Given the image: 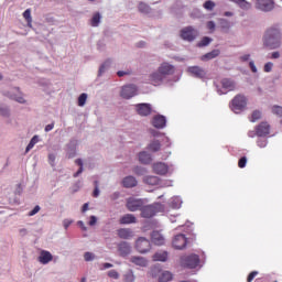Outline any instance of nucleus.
Masks as SVG:
<instances>
[{"label": "nucleus", "mask_w": 282, "mask_h": 282, "mask_svg": "<svg viewBox=\"0 0 282 282\" xmlns=\"http://www.w3.org/2000/svg\"><path fill=\"white\" fill-rule=\"evenodd\" d=\"M223 89H227V91H235V83L232 79L224 78L221 80Z\"/></svg>", "instance_id": "29"}, {"label": "nucleus", "mask_w": 282, "mask_h": 282, "mask_svg": "<svg viewBox=\"0 0 282 282\" xmlns=\"http://www.w3.org/2000/svg\"><path fill=\"white\" fill-rule=\"evenodd\" d=\"M41 210V206L36 205L30 213H29V217H34V215H36V213H39Z\"/></svg>", "instance_id": "50"}, {"label": "nucleus", "mask_w": 282, "mask_h": 282, "mask_svg": "<svg viewBox=\"0 0 282 282\" xmlns=\"http://www.w3.org/2000/svg\"><path fill=\"white\" fill-rule=\"evenodd\" d=\"M97 221H98V218H96V216H90L89 226H96Z\"/></svg>", "instance_id": "56"}, {"label": "nucleus", "mask_w": 282, "mask_h": 282, "mask_svg": "<svg viewBox=\"0 0 282 282\" xmlns=\"http://www.w3.org/2000/svg\"><path fill=\"white\" fill-rule=\"evenodd\" d=\"M94 253H91V252H86L85 254H84V259H85V261H94Z\"/></svg>", "instance_id": "53"}, {"label": "nucleus", "mask_w": 282, "mask_h": 282, "mask_svg": "<svg viewBox=\"0 0 282 282\" xmlns=\"http://www.w3.org/2000/svg\"><path fill=\"white\" fill-rule=\"evenodd\" d=\"M219 54H221V51L213 50L212 52L203 55L200 57V61H213V58H217V56H219Z\"/></svg>", "instance_id": "28"}, {"label": "nucleus", "mask_w": 282, "mask_h": 282, "mask_svg": "<svg viewBox=\"0 0 282 282\" xmlns=\"http://www.w3.org/2000/svg\"><path fill=\"white\" fill-rule=\"evenodd\" d=\"M117 75L119 76V78H122V76H127V72H124V70H119V72L117 73Z\"/></svg>", "instance_id": "61"}, {"label": "nucleus", "mask_w": 282, "mask_h": 282, "mask_svg": "<svg viewBox=\"0 0 282 282\" xmlns=\"http://www.w3.org/2000/svg\"><path fill=\"white\" fill-rule=\"evenodd\" d=\"M23 17L28 23V28H32V10L30 9H26L24 12H23Z\"/></svg>", "instance_id": "33"}, {"label": "nucleus", "mask_w": 282, "mask_h": 282, "mask_svg": "<svg viewBox=\"0 0 282 282\" xmlns=\"http://www.w3.org/2000/svg\"><path fill=\"white\" fill-rule=\"evenodd\" d=\"M139 161L141 162V164H151V162H153V159L148 152H140Z\"/></svg>", "instance_id": "30"}, {"label": "nucleus", "mask_w": 282, "mask_h": 282, "mask_svg": "<svg viewBox=\"0 0 282 282\" xmlns=\"http://www.w3.org/2000/svg\"><path fill=\"white\" fill-rule=\"evenodd\" d=\"M75 164H76V166H78V170L73 176L78 177L80 175V173H83V160H80V159L75 160Z\"/></svg>", "instance_id": "36"}, {"label": "nucleus", "mask_w": 282, "mask_h": 282, "mask_svg": "<svg viewBox=\"0 0 282 282\" xmlns=\"http://www.w3.org/2000/svg\"><path fill=\"white\" fill-rule=\"evenodd\" d=\"M137 91L138 87H135V85L123 86L121 89V97L129 100V98H133V96H135Z\"/></svg>", "instance_id": "9"}, {"label": "nucleus", "mask_w": 282, "mask_h": 282, "mask_svg": "<svg viewBox=\"0 0 282 282\" xmlns=\"http://www.w3.org/2000/svg\"><path fill=\"white\" fill-rule=\"evenodd\" d=\"M203 7L205 8V10H214L215 9V3L213 2V0H207L203 4Z\"/></svg>", "instance_id": "44"}, {"label": "nucleus", "mask_w": 282, "mask_h": 282, "mask_svg": "<svg viewBox=\"0 0 282 282\" xmlns=\"http://www.w3.org/2000/svg\"><path fill=\"white\" fill-rule=\"evenodd\" d=\"M279 56H281L279 52H273L271 58H279Z\"/></svg>", "instance_id": "63"}, {"label": "nucleus", "mask_w": 282, "mask_h": 282, "mask_svg": "<svg viewBox=\"0 0 282 282\" xmlns=\"http://www.w3.org/2000/svg\"><path fill=\"white\" fill-rule=\"evenodd\" d=\"M158 72L166 78V76H173L175 74V66L164 62L159 66Z\"/></svg>", "instance_id": "10"}, {"label": "nucleus", "mask_w": 282, "mask_h": 282, "mask_svg": "<svg viewBox=\"0 0 282 282\" xmlns=\"http://www.w3.org/2000/svg\"><path fill=\"white\" fill-rule=\"evenodd\" d=\"M173 281V273L170 271H164L160 276H159V282H169Z\"/></svg>", "instance_id": "32"}, {"label": "nucleus", "mask_w": 282, "mask_h": 282, "mask_svg": "<svg viewBox=\"0 0 282 282\" xmlns=\"http://www.w3.org/2000/svg\"><path fill=\"white\" fill-rule=\"evenodd\" d=\"M55 161H56V155L48 154V162H50L51 166H54Z\"/></svg>", "instance_id": "55"}, {"label": "nucleus", "mask_w": 282, "mask_h": 282, "mask_svg": "<svg viewBox=\"0 0 282 282\" xmlns=\"http://www.w3.org/2000/svg\"><path fill=\"white\" fill-rule=\"evenodd\" d=\"M88 209H89V204L85 203L82 208L83 213H86V210Z\"/></svg>", "instance_id": "62"}, {"label": "nucleus", "mask_w": 282, "mask_h": 282, "mask_svg": "<svg viewBox=\"0 0 282 282\" xmlns=\"http://www.w3.org/2000/svg\"><path fill=\"white\" fill-rule=\"evenodd\" d=\"M39 143V135H34L30 143L28 144L26 149H25V153H30V151H32V149H34V145Z\"/></svg>", "instance_id": "35"}, {"label": "nucleus", "mask_w": 282, "mask_h": 282, "mask_svg": "<svg viewBox=\"0 0 282 282\" xmlns=\"http://www.w3.org/2000/svg\"><path fill=\"white\" fill-rule=\"evenodd\" d=\"M53 259H54V256H52V253L50 251L42 250L40 252L37 261L40 263H42L43 265H47V263H50V261H52Z\"/></svg>", "instance_id": "17"}, {"label": "nucleus", "mask_w": 282, "mask_h": 282, "mask_svg": "<svg viewBox=\"0 0 282 282\" xmlns=\"http://www.w3.org/2000/svg\"><path fill=\"white\" fill-rule=\"evenodd\" d=\"M152 243L154 246H164L165 243V238L160 231H153L151 235Z\"/></svg>", "instance_id": "20"}, {"label": "nucleus", "mask_w": 282, "mask_h": 282, "mask_svg": "<svg viewBox=\"0 0 282 282\" xmlns=\"http://www.w3.org/2000/svg\"><path fill=\"white\" fill-rule=\"evenodd\" d=\"M240 61L242 63H246L247 61H250V54H245V55L240 56Z\"/></svg>", "instance_id": "57"}, {"label": "nucleus", "mask_w": 282, "mask_h": 282, "mask_svg": "<svg viewBox=\"0 0 282 282\" xmlns=\"http://www.w3.org/2000/svg\"><path fill=\"white\" fill-rule=\"evenodd\" d=\"M120 239H131L133 237V231L129 228H121L117 231Z\"/></svg>", "instance_id": "21"}, {"label": "nucleus", "mask_w": 282, "mask_h": 282, "mask_svg": "<svg viewBox=\"0 0 282 282\" xmlns=\"http://www.w3.org/2000/svg\"><path fill=\"white\" fill-rule=\"evenodd\" d=\"M264 45L265 47H270V50L281 47V33L279 32V29L272 28L267 31L264 35Z\"/></svg>", "instance_id": "1"}, {"label": "nucleus", "mask_w": 282, "mask_h": 282, "mask_svg": "<svg viewBox=\"0 0 282 282\" xmlns=\"http://www.w3.org/2000/svg\"><path fill=\"white\" fill-rule=\"evenodd\" d=\"M152 126L155 129H164V127H166V117L162 115L154 116L152 119Z\"/></svg>", "instance_id": "16"}, {"label": "nucleus", "mask_w": 282, "mask_h": 282, "mask_svg": "<svg viewBox=\"0 0 282 282\" xmlns=\"http://www.w3.org/2000/svg\"><path fill=\"white\" fill-rule=\"evenodd\" d=\"M100 195V189H98V181H95V189L93 193V197H98Z\"/></svg>", "instance_id": "52"}, {"label": "nucleus", "mask_w": 282, "mask_h": 282, "mask_svg": "<svg viewBox=\"0 0 282 282\" xmlns=\"http://www.w3.org/2000/svg\"><path fill=\"white\" fill-rule=\"evenodd\" d=\"M207 28L208 30H215V22L213 21L207 22Z\"/></svg>", "instance_id": "59"}, {"label": "nucleus", "mask_w": 282, "mask_h": 282, "mask_svg": "<svg viewBox=\"0 0 282 282\" xmlns=\"http://www.w3.org/2000/svg\"><path fill=\"white\" fill-rule=\"evenodd\" d=\"M7 96L11 98V100H15V102H20L21 105L25 102V99L21 96V90H19V88H13Z\"/></svg>", "instance_id": "19"}, {"label": "nucleus", "mask_w": 282, "mask_h": 282, "mask_svg": "<svg viewBox=\"0 0 282 282\" xmlns=\"http://www.w3.org/2000/svg\"><path fill=\"white\" fill-rule=\"evenodd\" d=\"M108 276H109L110 279H120V274H119L118 271H116V270H110V271H108Z\"/></svg>", "instance_id": "48"}, {"label": "nucleus", "mask_w": 282, "mask_h": 282, "mask_svg": "<svg viewBox=\"0 0 282 282\" xmlns=\"http://www.w3.org/2000/svg\"><path fill=\"white\" fill-rule=\"evenodd\" d=\"M246 164H248V158L242 156L238 161L239 169H246Z\"/></svg>", "instance_id": "45"}, {"label": "nucleus", "mask_w": 282, "mask_h": 282, "mask_svg": "<svg viewBox=\"0 0 282 282\" xmlns=\"http://www.w3.org/2000/svg\"><path fill=\"white\" fill-rule=\"evenodd\" d=\"M135 221H138V219L133 214H126L119 220L121 225L135 224Z\"/></svg>", "instance_id": "22"}, {"label": "nucleus", "mask_w": 282, "mask_h": 282, "mask_svg": "<svg viewBox=\"0 0 282 282\" xmlns=\"http://www.w3.org/2000/svg\"><path fill=\"white\" fill-rule=\"evenodd\" d=\"M258 10H262V12H270L274 8V1L272 0H258L257 1Z\"/></svg>", "instance_id": "14"}, {"label": "nucleus", "mask_w": 282, "mask_h": 282, "mask_svg": "<svg viewBox=\"0 0 282 282\" xmlns=\"http://www.w3.org/2000/svg\"><path fill=\"white\" fill-rule=\"evenodd\" d=\"M135 248L138 252H140L141 254H144L149 252V250H151V241H149V239L144 237H140L135 241Z\"/></svg>", "instance_id": "6"}, {"label": "nucleus", "mask_w": 282, "mask_h": 282, "mask_svg": "<svg viewBox=\"0 0 282 282\" xmlns=\"http://www.w3.org/2000/svg\"><path fill=\"white\" fill-rule=\"evenodd\" d=\"M259 274L258 271H252L251 273H249L248 278H247V282H252L254 281V278Z\"/></svg>", "instance_id": "49"}, {"label": "nucleus", "mask_w": 282, "mask_h": 282, "mask_svg": "<svg viewBox=\"0 0 282 282\" xmlns=\"http://www.w3.org/2000/svg\"><path fill=\"white\" fill-rule=\"evenodd\" d=\"M213 42V39L205 36L202 39V41L198 43V47H206V45H210Z\"/></svg>", "instance_id": "39"}, {"label": "nucleus", "mask_w": 282, "mask_h": 282, "mask_svg": "<svg viewBox=\"0 0 282 282\" xmlns=\"http://www.w3.org/2000/svg\"><path fill=\"white\" fill-rule=\"evenodd\" d=\"M151 9L149 8V6L144 2L139 3V12H142L143 14H149V11Z\"/></svg>", "instance_id": "40"}, {"label": "nucleus", "mask_w": 282, "mask_h": 282, "mask_svg": "<svg viewBox=\"0 0 282 282\" xmlns=\"http://www.w3.org/2000/svg\"><path fill=\"white\" fill-rule=\"evenodd\" d=\"M118 250L121 257H127V254L131 253V246L129 245V242H121L119 243Z\"/></svg>", "instance_id": "25"}, {"label": "nucleus", "mask_w": 282, "mask_h": 282, "mask_svg": "<svg viewBox=\"0 0 282 282\" xmlns=\"http://www.w3.org/2000/svg\"><path fill=\"white\" fill-rule=\"evenodd\" d=\"M165 78L166 77H164L161 72L156 70L150 75V83L151 85H154V87H160V85L164 83Z\"/></svg>", "instance_id": "13"}, {"label": "nucleus", "mask_w": 282, "mask_h": 282, "mask_svg": "<svg viewBox=\"0 0 282 282\" xmlns=\"http://www.w3.org/2000/svg\"><path fill=\"white\" fill-rule=\"evenodd\" d=\"M122 184L124 188H133L134 186H138V181L133 176H127L123 178Z\"/></svg>", "instance_id": "24"}, {"label": "nucleus", "mask_w": 282, "mask_h": 282, "mask_svg": "<svg viewBox=\"0 0 282 282\" xmlns=\"http://www.w3.org/2000/svg\"><path fill=\"white\" fill-rule=\"evenodd\" d=\"M135 281V275H133V272H128L124 275V282H134Z\"/></svg>", "instance_id": "46"}, {"label": "nucleus", "mask_w": 282, "mask_h": 282, "mask_svg": "<svg viewBox=\"0 0 282 282\" xmlns=\"http://www.w3.org/2000/svg\"><path fill=\"white\" fill-rule=\"evenodd\" d=\"M164 212V205L156 203L154 205H147L141 207V217L145 219H151V217H155L158 213Z\"/></svg>", "instance_id": "2"}, {"label": "nucleus", "mask_w": 282, "mask_h": 282, "mask_svg": "<svg viewBox=\"0 0 282 282\" xmlns=\"http://www.w3.org/2000/svg\"><path fill=\"white\" fill-rule=\"evenodd\" d=\"M139 116H151V106L149 104H139L135 106Z\"/></svg>", "instance_id": "18"}, {"label": "nucleus", "mask_w": 282, "mask_h": 282, "mask_svg": "<svg viewBox=\"0 0 282 282\" xmlns=\"http://www.w3.org/2000/svg\"><path fill=\"white\" fill-rule=\"evenodd\" d=\"M131 263H134V265H140V268H147L149 265V261L144 259L143 257L134 256L130 259Z\"/></svg>", "instance_id": "23"}, {"label": "nucleus", "mask_w": 282, "mask_h": 282, "mask_svg": "<svg viewBox=\"0 0 282 282\" xmlns=\"http://www.w3.org/2000/svg\"><path fill=\"white\" fill-rule=\"evenodd\" d=\"M186 243H188V240L184 234L176 235L173 239V247L176 250H184V248H186Z\"/></svg>", "instance_id": "8"}, {"label": "nucleus", "mask_w": 282, "mask_h": 282, "mask_svg": "<svg viewBox=\"0 0 282 282\" xmlns=\"http://www.w3.org/2000/svg\"><path fill=\"white\" fill-rule=\"evenodd\" d=\"M52 129H54V123L47 124V126L45 127L46 133L50 132V131H52Z\"/></svg>", "instance_id": "60"}, {"label": "nucleus", "mask_w": 282, "mask_h": 282, "mask_svg": "<svg viewBox=\"0 0 282 282\" xmlns=\"http://www.w3.org/2000/svg\"><path fill=\"white\" fill-rule=\"evenodd\" d=\"M172 208H181L182 207V199L180 197H173L171 200Z\"/></svg>", "instance_id": "37"}, {"label": "nucleus", "mask_w": 282, "mask_h": 282, "mask_svg": "<svg viewBox=\"0 0 282 282\" xmlns=\"http://www.w3.org/2000/svg\"><path fill=\"white\" fill-rule=\"evenodd\" d=\"M197 36H199V32H197L193 26H187L181 30V39H183V41H188L191 43L195 41Z\"/></svg>", "instance_id": "5"}, {"label": "nucleus", "mask_w": 282, "mask_h": 282, "mask_svg": "<svg viewBox=\"0 0 282 282\" xmlns=\"http://www.w3.org/2000/svg\"><path fill=\"white\" fill-rule=\"evenodd\" d=\"M153 261H167L169 260V252L166 251H159L156 253L153 254L152 257Z\"/></svg>", "instance_id": "27"}, {"label": "nucleus", "mask_w": 282, "mask_h": 282, "mask_svg": "<svg viewBox=\"0 0 282 282\" xmlns=\"http://www.w3.org/2000/svg\"><path fill=\"white\" fill-rule=\"evenodd\" d=\"M187 72L191 76H194V78H206V70L199 66H189Z\"/></svg>", "instance_id": "15"}, {"label": "nucleus", "mask_w": 282, "mask_h": 282, "mask_svg": "<svg viewBox=\"0 0 282 282\" xmlns=\"http://www.w3.org/2000/svg\"><path fill=\"white\" fill-rule=\"evenodd\" d=\"M126 206L128 210H130V213H135V210L142 209V206H144V203L142 202V199L130 197L127 199Z\"/></svg>", "instance_id": "7"}, {"label": "nucleus", "mask_w": 282, "mask_h": 282, "mask_svg": "<svg viewBox=\"0 0 282 282\" xmlns=\"http://www.w3.org/2000/svg\"><path fill=\"white\" fill-rule=\"evenodd\" d=\"M256 134L258 138H265V135H270V124L268 122H261L256 128Z\"/></svg>", "instance_id": "12"}, {"label": "nucleus", "mask_w": 282, "mask_h": 282, "mask_svg": "<svg viewBox=\"0 0 282 282\" xmlns=\"http://www.w3.org/2000/svg\"><path fill=\"white\" fill-rule=\"evenodd\" d=\"M272 113H274V116H279L280 118H282V107L281 106H273L272 107Z\"/></svg>", "instance_id": "43"}, {"label": "nucleus", "mask_w": 282, "mask_h": 282, "mask_svg": "<svg viewBox=\"0 0 282 282\" xmlns=\"http://www.w3.org/2000/svg\"><path fill=\"white\" fill-rule=\"evenodd\" d=\"M257 144L260 149H265L268 147V139H258Z\"/></svg>", "instance_id": "47"}, {"label": "nucleus", "mask_w": 282, "mask_h": 282, "mask_svg": "<svg viewBox=\"0 0 282 282\" xmlns=\"http://www.w3.org/2000/svg\"><path fill=\"white\" fill-rule=\"evenodd\" d=\"M257 120H261V111L260 110H254L251 113L250 122H257Z\"/></svg>", "instance_id": "38"}, {"label": "nucleus", "mask_w": 282, "mask_h": 282, "mask_svg": "<svg viewBox=\"0 0 282 282\" xmlns=\"http://www.w3.org/2000/svg\"><path fill=\"white\" fill-rule=\"evenodd\" d=\"M272 67H274V64H273L272 62H268V63L264 65V72H267V73L272 72Z\"/></svg>", "instance_id": "51"}, {"label": "nucleus", "mask_w": 282, "mask_h": 282, "mask_svg": "<svg viewBox=\"0 0 282 282\" xmlns=\"http://www.w3.org/2000/svg\"><path fill=\"white\" fill-rule=\"evenodd\" d=\"M162 149V143L159 140H153L148 144V151L151 153H158Z\"/></svg>", "instance_id": "26"}, {"label": "nucleus", "mask_w": 282, "mask_h": 282, "mask_svg": "<svg viewBox=\"0 0 282 282\" xmlns=\"http://www.w3.org/2000/svg\"><path fill=\"white\" fill-rule=\"evenodd\" d=\"M181 265L183 268H188L189 270H195L199 265V256L189 254L181 257Z\"/></svg>", "instance_id": "4"}, {"label": "nucleus", "mask_w": 282, "mask_h": 282, "mask_svg": "<svg viewBox=\"0 0 282 282\" xmlns=\"http://www.w3.org/2000/svg\"><path fill=\"white\" fill-rule=\"evenodd\" d=\"M85 102H87V94L83 93L78 97V107H85Z\"/></svg>", "instance_id": "41"}, {"label": "nucleus", "mask_w": 282, "mask_h": 282, "mask_svg": "<svg viewBox=\"0 0 282 282\" xmlns=\"http://www.w3.org/2000/svg\"><path fill=\"white\" fill-rule=\"evenodd\" d=\"M144 184L149 186H158L160 184V177L158 176H145L143 178Z\"/></svg>", "instance_id": "31"}, {"label": "nucleus", "mask_w": 282, "mask_h": 282, "mask_svg": "<svg viewBox=\"0 0 282 282\" xmlns=\"http://www.w3.org/2000/svg\"><path fill=\"white\" fill-rule=\"evenodd\" d=\"M109 65H111L110 61H106L104 64H101V66L99 67V76H102V74H105V69H107Z\"/></svg>", "instance_id": "42"}, {"label": "nucleus", "mask_w": 282, "mask_h": 282, "mask_svg": "<svg viewBox=\"0 0 282 282\" xmlns=\"http://www.w3.org/2000/svg\"><path fill=\"white\" fill-rule=\"evenodd\" d=\"M120 197V193L116 192L111 195V199H118Z\"/></svg>", "instance_id": "64"}, {"label": "nucleus", "mask_w": 282, "mask_h": 282, "mask_svg": "<svg viewBox=\"0 0 282 282\" xmlns=\"http://www.w3.org/2000/svg\"><path fill=\"white\" fill-rule=\"evenodd\" d=\"M0 116H10V110L8 108L0 107Z\"/></svg>", "instance_id": "54"}, {"label": "nucleus", "mask_w": 282, "mask_h": 282, "mask_svg": "<svg viewBox=\"0 0 282 282\" xmlns=\"http://www.w3.org/2000/svg\"><path fill=\"white\" fill-rule=\"evenodd\" d=\"M152 169L156 175H166L169 173V165L164 162L153 163Z\"/></svg>", "instance_id": "11"}, {"label": "nucleus", "mask_w": 282, "mask_h": 282, "mask_svg": "<svg viewBox=\"0 0 282 282\" xmlns=\"http://www.w3.org/2000/svg\"><path fill=\"white\" fill-rule=\"evenodd\" d=\"M100 19H101L100 13L99 12L95 13L90 20V25L93 28H98V25L100 24Z\"/></svg>", "instance_id": "34"}, {"label": "nucleus", "mask_w": 282, "mask_h": 282, "mask_svg": "<svg viewBox=\"0 0 282 282\" xmlns=\"http://www.w3.org/2000/svg\"><path fill=\"white\" fill-rule=\"evenodd\" d=\"M248 105V99L243 95H236L231 100V110L234 113H241Z\"/></svg>", "instance_id": "3"}, {"label": "nucleus", "mask_w": 282, "mask_h": 282, "mask_svg": "<svg viewBox=\"0 0 282 282\" xmlns=\"http://www.w3.org/2000/svg\"><path fill=\"white\" fill-rule=\"evenodd\" d=\"M249 67L253 74H257V66L254 65V62H250Z\"/></svg>", "instance_id": "58"}]
</instances>
